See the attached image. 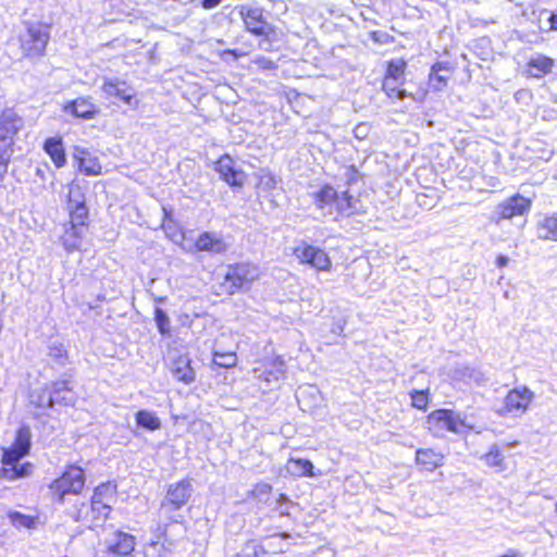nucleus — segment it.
Returning a JSON list of instances; mask_svg holds the SVG:
<instances>
[{
	"mask_svg": "<svg viewBox=\"0 0 557 557\" xmlns=\"http://www.w3.org/2000/svg\"><path fill=\"white\" fill-rule=\"evenodd\" d=\"M30 438L29 426L23 425L17 430L14 443L9 448L2 449L1 475L3 478L13 481L29 475L32 465L28 462L18 465V461L29 453Z\"/></svg>",
	"mask_w": 557,
	"mask_h": 557,
	"instance_id": "f257e3e1",
	"label": "nucleus"
},
{
	"mask_svg": "<svg viewBox=\"0 0 557 557\" xmlns=\"http://www.w3.org/2000/svg\"><path fill=\"white\" fill-rule=\"evenodd\" d=\"M191 492V483L187 479L170 484L160 505V517H163L169 522H181L183 517L177 511L187 504Z\"/></svg>",
	"mask_w": 557,
	"mask_h": 557,
	"instance_id": "f03ea898",
	"label": "nucleus"
},
{
	"mask_svg": "<svg viewBox=\"0 0 557 557\" xmlns=\"http://www.w3.org/2000/svg\"><path fill=\"white\" fill-rule=\"evenodd\" d=\"M85 485V475L81 467L70 466L61 476L53 480L49 490L59 503H63L66 495H78Z\"/></svg>",
	"mask_w": 557,
	"mask_h": 557,
	"instance_id": "7ed1b4c3",
	"label": "nucleus"
},
{
	"mask_svg": "<svg viewBox=\"0 0 557 557\" xmlns=\"http://www.w3.org/2000/svg\"><path fill=\"white\" fill-rule=\"evenodd\" d=\"M238 14L249 33L262 36L267 41L276 39V30L265 21L262 9L243 4L238 7Z\"/></svg>",
	"mask_w": 557,
	"mask_h": 557,
	"instance_id": "20e7f679",
	"label": "nucleus"
},
{
	"mask_svg": "<svg viewBox=\"0 0 557 557\" xmlns=\"http://www.w3.org/2000/svg\"><path fill=\"white\" fill-rule=\"evenodd\" d=\"M426 423L430 432L438 437L444 436L446 432L459 433L466 426L458 413L447 409L431 412Z\"/></svg>",
	"mask_w": 557,
	"mask_h": 557,
	"instance_id": "39448f33",
	"label": "nucleus"
},
{
	"mask_svg": "<svg viewBox=\"0 0 557 557\" xmlns=\"http://www.w3.org/2000/svg\"><path fill=\"white\" fill-rule=\"evenodd\" d=\"M259 277L258 267L250 263L231 265L224 275L223 286L228 294H234Z\"/></svg>",
	"mask_w": 557,
	"mask_h": 557,
	"instance_id": "423d86ee",
	"label": "nucleus"
},
{
	"mask_svg": "<svg viewBox=\"0 0 557 557\" xmlns=\"http://www.w3.org/2000/svg\"><path fill=\"white\" fill-rule=\"evenodd\" d=\"M49 41V32L41 24H27L26 33L21 36V48L27 57L44 54Z\"/></svg>",
	"mask_w": 557,
	"mask_h": 557,
	"instance_id": "0eeeda50",
	"label": "nucleus"
},
{
	"mask_svg": "<svg viewBox=\"0 0 557 557\" xmlns=\"http://www.w3.org/2000/svg\"><path fill=\"white\" fill-rule=\"evenodd\" d=\"M535 394L525 385H520L508 392L504 399L503 412L511 417H521L533 403Z\"/></svg>",
	"mask_w": 557,
	"mask_h": 557,
	"instance_id": "6e6552de",
	"label": "nucleus"
},
{
	"mask_svg": "<svg viewBox=\"0 0 557 557\" xmlns=\"http://www.w3.org/2000/svg\"><path fill=\"white\" fill-rule=\"evenodd\" d=\"M531 199L516 194L497 205L491 221L495 224H499L502 220H509L513 216L527 214L531 210Z\"/></svg>",
	"mask_w": 557,
	"mask_h": 557,
	"instance_id": "1a4fd4ad",
	"label": "nucleus"
},
{
	"mask_svg": "<svg viewBox=\"0 0 557 557\" xmlns=\"http://www.w3.org/2000/svg\"><path fill=\"white\" fill-rule=\"evenodd\" d=\"M294 255L300 263L308 264L317 271H331L332 261L327 253L319 247L301 243L294 249Z\"/></svg>",
	"mask_w": 557,
	"mask_h": 557,
	"instance_id": "9d476101",
	"label": "nucleus"
},
{
	"mask_svg": "<svg viewBox=\"0 0 557 557\" xmlns=\"http://www.w3.org/2000/svg\"><path fill=\"white\" fill-rule=\"evenodd\" d=\"M101 89L107 98L117 99L133 109L138 107L135 89L124 81L106 79Z\"/></svg>",
	"mask_w": 557,
	"mask_h": 557,
	"instance_id": "9b49d317",
	"label": "nucleus"
},
{
	"mask_svg": "<svg viewBox=\"0 0 557 557\" xmlns=\"http://www.w3.org/2000/svg\"><path fill=\"white\" fill-rule=\"evenodd\" d=\"M24 121L12 109H7L0 116V144L13 148L15 135L23 128Z\"/></svg>",
	"mask_w": 557,
	"mask_h": 557,
	"instance_id": "f8f14e48",
	"label": "nucleus"
},
{
	"mask_svg": "<svg viewBox=\"0 0 557 557\" xmlns=\"http://www.w3.org/2000/svg\"><path fill=\"white\" fill-rule=\"evenodd\" d=\"M215 170L219 172L220 177L228 185L243 186L245 174L235 170L234 161L230 156H222L216 162Z\"/></svg>",
	"mask_w": 557,
	"mask_h": 557,
	"instance_id": "ddd939ff",
	"label": "nucleus"
},
{
	"mask_svg": "<svg viewBox=\"0 0 557 557\" xmlns=\"http://www.w3.org/2000/svg\"><path fill=\"white\" fill-rule=\"evenodd\" d=\"M195 247L199 251L223 253L228 249L230 245L224 240L222 235L211 232H203L196 239Z\"/></svg>",
	"mask_w": 557,
	"mask_h": 557,
	"instance_id": "4468645a",
	"label": "nucleus"
},
{
	"mask_svg": "<svg viewBox=\"0 0 557 557\" xmlns=\"http://www.w3.org/2000/svg\"><path fill=\"white\" fill-rule=\"evenodd\" d=\"M135 545V536L123 531H115L108 541L109 552L119 556L129 555L134 550Z\"/></svg>",
	"mask_w": 557,
	"mask_h": 557,
	"instance_id": "2eb2a0df",
	"label": "nucleus"
},
{
	"mask_svg": "<svg viewBox=\"0 0 557 557\" xmlns=\"http://www.w3.org/2000/svg\"><path fill=\"white\" fill-rule=\"evenodd\" d=\"M74 158L78 161L81 172L88 176H96L101 173V164L96 157H91L90 153L83 148L75 147Z\"/></svg>",
	"mask_w": 557,
	"mask_h": 557,
	"instance_id": "dca6fc26",
	"label": "nucleus"
},
{
	"mask_svg": "<svg viewBox=\"0 0 557 557\" xmlns=\"http://www.w3.org/2000/svg\"><path fill=\"white\" fill-rule=\"evenodd\" d=\"M64 111L85 120L92 119L98 113L97 107L87 98H77L66 103Z\"/></svg>",
	"mask_w": 557,
	"mask_h": 557,
	"instance_id": "f3484780",
	"label": "nucleus"
},
{
	"mask_svg": "<svg viewBox=\"0 0 557 557\" xmlns=\"http://www.w3.org/2000/svg\"><path fill=\"white\" fill-rule=\"evenodd\" d=\"M553 66V59L543 54H535L527 63V74L530 77L541 78L550 73Z\"/></svg>",
	"mask_w": 557,
	"mask_h": 557,
	"instance_id": "a211bd4d",
	"label": "nucleus"
},
{
	"mask_svg": "<svg viewBox=\"0 0 557 557\" xmlns=\"http://www.w3.org/2000/svg\"><path fill=\"white\" fill-rule=\"evenodd\" d=\"M451 70L447 63L437 62L430 71L429 81L433 90H442L450 78Z\"/></svg>",
	"mask_w": 557,
	"mask_h": 557,
	"instance_id": "6ab92c4d",
	"label": "nucleus"
},
{
	"mask_svg": "<svg viewBox=\"0 0 557 557\" xmlns=\"http://www.w3.org/2000/svg\"><path fill=\"white\" fill-rule=\"evenodd\" d=\"M85 233V226L70 224L65 228L64 235L62 236V244L67 252H73L81 249L82 239Z\"/></svg>",
	"mask_w": 557,
	"mask_h": 557,
	"instance_id": "aec40b11",
	"label": "nucleus"
},
{
	"mask_svg": "<svg viewBox=\"0 0 557 557\" xmlns=\"http://www.w3.org/2000/svg\"><path fill=\"white\" fill-rule=\"evenodd\" d=\"M536 230L540 239L557 242V212L543 216L537 222Z\"/></svg>",
	"mask_w": 557,
	"mask_h": 557,
	"instance_id": "412c9836",
	"label": "nucleus"
},
{
	"mask_svg": "<svg viewBox=\"0 0 557 557\" xmlns=\"http://www.w3.org/2000/svg\"><path fill=\"white\" fill-rule=\"evenodd\" d=\"M173 375L181 382L186 384L195 380L194 369L190 367V359L188 356H180L172 367Z\"/></svg>",
	"mask_w": 557,
	"mask_h": 557,
	"instance_id": "4be33fe9",
	"label": "nucleus"
},
{
	"mask_svg": "<svg viewBox=\"0 0 557 557\" xmlns=\"http://www.w3.org/2000/svg\"><path fill=\"white\" fill-rule=\"evenodd\" d=\"M416 459L426 471H433L444 462V455L433 449H418Z\"/></svg>",
	"mask_w": 557,
	"mask_h": 557,
	"instance_id": "5701e85b",
	"label": "nucleus"
},
{
	"mask_svg": "<svg viewBox=\"0 0 557 557\" xmlns=\"http://www.w3.org/2000/svg\"><path fill=\"white\" fill-rule=\"evenodd\" d=\"M44 148L57 168H61L65 164L66 158L61 138H48L45 141Z\"/></svg>",
	"mask_w": 557,
	"mask_h": 557,
	"instance_id": "b1692460",
	"label": "nucleus"
},
{
	"mask_svg": "<svg viewBox=\"0 0 557 557\" xmlns=\"http://www.w3.org/2000/svg\"><path fill=\"white\" fill-rule=\"evenodd\" d=\"M285 370L286 367L284 360L277 357L272 361L270 368L259 375V379L269 384H277L285 377Z\"/></svg>",
	"mask_w": 557,
	"mask_h": 557,
	"instance_id": "393cba45",
	"label": "nucleus"
},
{
	"mask_svg": "<svg viewBox=\"0 0 557 557\" xmlns=\"http://www.w3.org/2000/svg\"><path fill=\"white\" fill-rule=\"evenodd\" d=\"M481 458L486 466L494 468L497 472H503L507 469L505 456L497 444H493Z\"/></svg>",
	"mask_w": 557,
	"mask_h": 557,
	"instance_id": "a878e982",
	"label": "nucleus"
},
{
	"mask_svg": "<svg viewBox=\"0 0 557 557\" xmlns=\"http://www.w3.org/2000/svg\"><path fill=\"white\" fill-rule=\"evenodd\" d=\"M286 471L296 476H313V465L308 459L290 458L286 463Z\"/></svg>",
	"mask_w": 557,
	"mask_h": 557,
	"instance_id": "bb28decb",
	"label": "nucleus"
},
{
	"mask_svg": "<svg viewBox=\"0 0 557 557\" xmlns=\"http://www.w3.org/2000/svg\"><path fill=\"white\" fill-rule=\"evenodd\" d=\"M55 400H60L58 396H54L53 388L50 391L48 387L35 389L30 394V401L38 408H50L55 404Z\"/></svg>",
	"mask_w": 557,
	"mask_h": 557,
	"instance_id": "cd10ccee",
	"label": "nucleus"
},
{
	"mask_svg": "<svg viewBox=\"0 0 557 557\" xmlns=\"http://www.w3.org/2000/svg\"><path fill=\"white\" fill-rule=\"evenodd\" d=\"M336 190L331 186H323L314 196V202L320 209H327L332 213L334 201L336 200Z\"/></svg>",
	"mask_w": 557,
	"mask_h": 557,
	"instance_id": "c85d7f7f",
	"label": "nucleus"
},
{
	"mask_svg": "<svg viewBox=\"0 0 557 557\" xmlns=\"http://www.w3.org/2000/svg\"><path fill=\"white\" fill-rule=\"evenodd\" d=\"M171 545L172 543L166 541H150L144 546V555L145 557H169L172 552Z\"/></svg>",
	"mask_w": 557,
	"mask_h": 557,
	"instance_id": "c756f323",
	"label": "nucleus"
},
{
	"mask_svg": "<svg viewBox=\"0 0 557 557\" xmlns=\"http://www.w3.org/2000/svg\"><path fill=\"white\" fill-rule=\"evenodd\" d=\"M53 394L58 396L60 400H55L58 404L65 406H73L76 400V396L73 391L69 387L66 381H59L53 383Z\"/></svg>",
	"mask_w": 557,
	"mask_h": 557,
	"instance_id": "7c9ffc66",
	"label": "nucleus"
},
{
	"mask_svg": "<svg viewBox=\"0 0 557 557\" xmlns=\"http://www.w3.org/2000/svg\"><path fill=\"white\" fill-rule=\"evenodd\" d=\"M136 422L138 425L150 431H156L161 426L160 419L153 412L147 410H140L137 412Z\"/></svg>",
	"mask_w": 557,
	"mask_h": 557,
	"instance_id": "2f4dec72",
	"label": "nucleus"
},
{
	"mask_svg": "<svg viewBox=\"0 0 557 557\" xmlns=\"http://www.w3.org/2000/svg\"><path fill=\"white\" fill-rule=\"evenodd\" d=\"M8 518L10 522L16 527V528H26V529H33L36 525L37 518L33 516H27L24 513H21L18 511H9Z\"/></svg>",
	"mask_w": 557,
	"mask_h": 557,
	"instance_id": "473e14b6",
	"label": "nucleus"
},
{
	"mask_svg": "<svg viewBox=\"0 0 557 557\" xmlns=\"http://www.w3.org/2000/svg\"><path fill=\"white\" fill-rule=\"evenodd\" d=\"M383 90L391 99L396 98L403 100L407 97L406 90L399 88V82L394 81L393 78H384Z\"/></svg>",
	"mask_w": 557,
	"mask_h": 557,
	"instance_id": "72a5a7b5",
	"label": "nucleus"
},
{
	"mask_svg": "<svg viewBox=\"0 0 557 557\" xmlns=\"http://www.w3.org/2000/svg\"><path fill=\"white\" fill-rule=\"evenodd\" d=\"M333 208L341 214L349 215L352 213L351 197L347 191H343L342 194L336 193V200L334 201Z\"/></svg>",
	"mask_w": 557,
	"mask_h": 557,
	"instance_id": "f704fd0d",
	"label": "nucleus"
},
{
	"mask_svg": "<svg viewBox=\"0 0 557 557\" xmlns=\"http://www.w3.org/2000/svg\"><path fill=\"white\" fill-rule=\"evenodd\" d=\"M90 509L95 520L104 521L109 516L111 506L104 500L91 499Z\"/></svg>",
	"mask_w": 557,
	"mask_h": 557,
	"instance_id": "c9c22d12",
	"label": "nucleus"
},
{
	"mask_svg": "<svg viewBox=\"0 0 557 557\" xmlns=\"http://www.w3.org/2000/svg\"><path fill=\"white\" fill-rule=\"evenodd\" d=\"M67 201L69 206L83 205L85 203V195L82 187L76 183L72 182L67 186Z\"/></svg>",
	"mask_w": 557,
	"mask_h": 557,
	"instance_id": "e433bc0d",
	"label": "nucleus"
},
{
	"mask_svg": "<svg viewBox=\"0 0 557 557\" xmlns=\"http://www.w3.org/2000/svg\"><path fill=\"white\" fill-rule=\"evenodd\" d=\"M69 210L71 214V224L85 226V220L88 214L85 203L69 206Z\"/></svg>",
	"mask_w": 557,
	"mask_h": 557,
	"instance_id": "4c0bfd02",
	"label": "nucleus"
},
{
	"mask_svg": "<svg viewBox=\"0 0 557 557\" xmlns=\"http://www.w3.org/2000/svg\"><path fill=\"white\" fill-rule=\"evenodd\" d=\"M13 154V148L0 144V182H2L9 170V164Z\"/></svg>",
	"mask_w": 557,
	"mask_h": 557,
	"instance_id": "58836bf2",
	"label": "nucleus"
},
{
	"mask_svg": "<svg viewBox=\"0 0 557 557\" xmlns=\"http://www.w3.org/2000/svg\"><path fill=\"white\" fill-rule=\"evenodd\" d=\"M154 321L159 332L162 335H170L171 321L168 314L161 308L154 309Z\"/></svg>",
	"mask_w": 557,
	"mask_h": 557,
	"instance_id": "ea45409f",
	"label": "nucleus"
},
{
	"mask_svg": "<svg viewBox=\"0 0 557 557\" xmlns=\"http://www.w3.org/2000/svg\"><path fill=\"white\" fill-rule=\"evenodd\" d=\"M272 491V486L265 482L257 483L251 490V496L261 503H267L269 500L270 494Z\"/></svg>",
	"mask_w": 557,
	"mask_h": 557,
	"instance_id": "a19ab883",
	"label": "nucleus"
},
{
	"mask_svg": "<svg viewBox=\"0 0 557 557\" xmlns=\"http://www.w3.org/2000/svg\"><path fill=\"white\" fill-rule=\"evenodd\" d=\"M405 65L406 63L401 60L391 61L385 78H393L394 81L399 82L404 75Z\"/></svg>",
	"mask_w": 557,
	"mask_h": 557,
	"instance_id": "79ce46f5",
	"label": "nucleus"
},
{
	"mask_svg": "<svg viewBox=\"0 0 557 557\" xmlns=\"http://www.w3.org/2000/svg\"><path fill=\"white\" fill-rule=\"evenodd\" d=\"M237 357L234 352L221 354L215 351L213 362L221 368H231L236 364Z\"/></svg>",
	"mask_w": 557,
	"mask_h": 557,
	"instance_id": "37998d69",
	"label": "nucleus"
},
{
	"mask_svg": "<svg viewBox=\"0 0 557 557\" xmlns=\"http://www.w3.org/2000/svg\"><path fill=\"white\" fill-rule=\"evenodd\" d=\"M113 487L110 484H101L95 488L91 499L104 500L108 504L113 498Z\"/></svg>",
	"mask_w": 557,
	"mask_h": 557,
	"instance_id": "c03bdc74",
	"label": "nucleus"
},
{
	"mask_svg": "<svg viewBox=\"0 0 557 557\" xmlns=\"http://www.w3.org/2000/svg\"><path fill=\"white\" fill-rule=\"evenodd\" d=\"M49 357L60 364H64L67 360V354L62 344H52L49 347Z\"/></svg>",
	"mask_w": 557,
	"mask_h": 557,
	"instance_id": "a18cd8bd",
	"label": "nucleus"
},
{
	"mask_svg": "<svg viewBox=\"0 0 557 557\" xmlns=\"http://www.w3.org/2000/svg\"><path fill=\"white\" fill-rule=\"evenodd\" d=\"M412 406L418 409H425L429 404L428 393L424 391H412L410 393Z\"/></svg>",
	"mask_w": 557,
	"mask_h": 557,
	"instance_id": "49530a36",
	"label": "nucleus"
},
{
	"mask_svg": "<svg viewBox=\"0 0 557 557\" xmlns=\"http://www.w3.org/2000/svg\"><path fill=\"white\" fill-rule=\"evenodd\" d=\"M253 63L259 67V69H262V70H273V69H276V64L274 61L265 58V57H257L255 60H253Z\"/></svg>",
	"mask_w": 557,
	"mask_h": 557,
	"instance_id": "de8ad7c7",
	"label": "nucleus"
},
{
	"mask_svg": "<svg viewBox=\"0 0 557 557\" xmlns=\"http://www.w3.org/2000/svg\"><path fill=\"white\" fill-rule=\"evenodd\" d=\"M221 1L222 0H202L201 5L203 9L210 10L216 8L221 3Z\"/></svg>",
	"mask_w": 557,
	"mask_h": 557,
	"instance_id": "09e8293b",
	"label": "nucleus"
},
{
	"mask_svg": "<svg viewBox=\"0 0 557 557\" xmlns=\"http://www.w3.org/2000/svg\"><path fill=\"white\" fill-rule=\"evenodd\" d=\"M508 262H509V258H508L507 256H503V255H500V256H498V257H497V259H496V264H497V267H499V268H504V267H506V265L508 264Z\"/></svg>",
	"mask_w": 557,
	"mask_h": 557,
	"instance_id": "8fccbe9b",
	"label": "nucleus"
},
{
	"mask_svg": "<svg viewBox=\"0 0 557 557\" xmlns=\"http://www.w3.org/2000/svg\"><path fill=\"white\" fill-rule=\"evenodd\" d=\"M499 557H524V556L516 549H509L506 554H504Z\"/></svg>",
	"mask_w": 557,
	"mask_h": 557,
	"instance_id": "3c124183",
	"label": "nucleus"
},
{
	"mask_svg": "<svg viewBox=\"0 0 557 557\" xmlns=\"http://www.w3.org/2000/svg\"><path fill=\"white\" fill-rule=\"evenodd\" d=\"M549 27L553 30H557V12L550 15Z\"/></svg>",
	"mask_w": 557,
	"mask_h": 557,
	"instance_id": "603ef678",
	"label": "nucleus"
},
{
	"mask_svg": "<svg viewBox=\"0 0 557 557\" xmlns=\"http://www.w3.org/2000/svg\"><path fill=\"white\" fill-rule=\"evenodd\" d=\"M267 184H268L270 187H274V186L276 185V180H275V177L269 174V175H268V182H267Z\"/></svg>",
	"mask_w": 557,
	"mask_h": 557,
	"instance_id": "864d4df0",
	"label": "nucleus"
},
{
	"mask_svg": "<svg viewBox=\"0 0 557 557\" xmlns=\"http://www.w3.org/2000/svg\"><path fill=\"white\" fill-rule=\"evenodd\" d=\"M363 128H364V126H361V125H359V126H357V127H356L355 133H356V136H357V137L362 136V131H363Z\"/></svg>",
	"mask_w": 557,
	"mask_h": 557,
	"instance_id": "5fc2aeb1",
	"label": "nucleus"
},
{
	"mask_svg": "<svg viewBox=\"0 0 557 557\" xmlns=\"http://www.w3.org/2000/svg\"><path fill=\"white\" fill-rule=\"evenodd\" d=\"M285 500H286V496L281 494L278 502H285Z\"/></svg>",
	"mask_w": 557,
	"mask_h": 557,
	"instance_id": "6e6d98bb",
	"label": "nucleus"
},
{
	"mask_svg": "<svg viewBox=\"0 0 557 557\" xmlns=\"http://www.w3.org/2000/svg\"><path fill=\"white\" fill-rule=\"evenodd\" d=\"M282 536H283V537H288L289 535H288V534H286V533H284V534H282Z\"/></svg>",
	"mask_w": 557,
	"mask_h": 557,
	"instance_id": "4d7b16f0",
	"label": "nucleus"
}]
</instances>
